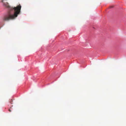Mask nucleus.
I'll return each mask as SVG.
<instances>
[{
	"mask_svg": "<svg viewBox=\"0 0 126 126\" xmlns=\"http://www.w3.org/2000/svg\"><path fill=\"white\" fill-rule=\"evenodd\" d=\"M9 110L10 112H11V110L10 109H9Z\"/></svg>",
	"mask_w": 126,
	"mask_h": 126,
	"instance_id": "f03ea898",
	"label": "nucleus"
},
{
	"mask_svg": "<svg viewBox=\"0 0 126 126\" xmlns=\"http://www.w3.org/2000/svg\"><path fill=\"white\" fill-rule=\"evenodd\" d=\"M4 5L8 8L10 12L3 18V20L8 21L15 19L19 14L20 13L21 6L20 4L16 7H12L9 5L8 4H4Z\"/></svg>",
	"mask_w": 126,
	"mask_h": 126,
	"instance_id": "f257e3e1",
	"label": "nucleus"
}]
</instances>
